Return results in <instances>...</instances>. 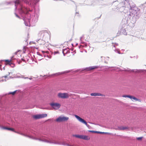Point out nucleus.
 Instances as JSON below:
<instances>
[{
	"label": "nucleus",
	"instance_id": "32",
	"mask_svg": "<svg viewBox=\"0 0 146 146\" xmlns=\"http://www.w3.org/2000/svg\"><path fill=\"white\" fill-rule=\"evenodd\" d=\"M25 3H28V2H27V1H25Z\"/></svg>",
	"mask_w": 146,
	"mask_h": 146
},
{
	"label": "nucleus",
	"instance_id": "15",
	"mask_svg": "<svg viewBox=\"0 0 146 146\" xmlns=\"http://www.w3.org/2000/svg\"><path fill=\"white\" fill-rule=\"evenodd\" d=\"M21 12L27 14V11L26 9L24 8H22L21 9Z\"/></svg>",
	"mask_w": 146,
	"mask_h": 146
},
{
	"label": "nucleus",
	"instance_id": "2",
	"mask_svg": "<svg viewBox=\"0 0 146 146\" xmlns=\"http://www.w3.org/2000/svg\"><path fill=\"white\" fill-rule=\"evenodd\" d=\"M58 96L59 98L62 99L67 98L69 97V95L67 93H59L58 94Z\"/></svg>",
	"mask_w": 146,
	"mask_h": 146
},
{
	"label": "nucleus",
	"instance_id": "19",
	"mask_svg": "<svg viewBox=\"0 0 146 146\" xmlns=\"http://www.w3.org/2000/svg\"><path fill=\"white\" fill-rule=\"evenodd\" d=\"M130 95H123L122 96L124 98H129Z\"/></svg>",
	"mask_w": 146,
	"mask_h": 146
},
{
	"label": "nucleus",
	"instance_id": "14",
	"mask_svg": "<svg viewBox=\"0 0 146 146\" xmlns=\"http://www.w3.org/2000/svg\"><path fill=\"white\" fill-rule=\"evenodd\" d=\"M129 128L128 127H124L121 126L118 127L119 130H123L125 129H127Z\"/></svg>",
	"mask_w": 146,
	"mask_h": 146
},
{
	"label": "nucleus",
	"instance_id": "1",
	"mask_svg": "<svg viewBox=\"0 0 146 146\" xmlns=\"http://www.w3.org/2000/svg\"><path fill=\"white\" fill-rule=\"evenodd\" d=\"M68 119L69 117H68L60 116L56 119V121L58 122H62L66 121Z\"/></svg>",
	"mask_w": 146,
	"mask_h": 146
},
{
	"label": "nucleus",
	"instance_id": "6",
	"mask_svg": "<svg viewBox=\"0 0 146 146\" xmlns=\"http://www.w3.org/2000/svg\"><path fill=\"white\" fill-rule=\"evenodd\" d=\"M74 116L76 117V118H77L78 120L81 122H82V123L85 124L87 126H88V125H89L87 124V122L84 119L82 118L79 116L77 115H75Z\"/></svg>",
	"mask_w": 146,
	"mask_h": 146
},
{
	"label": "nucleus",
	"instance_id": "29",
	"mask_svg": "<svg viewBox=\"0 0 146 146\" xmlns=\"http://www.w3.org/2000/svg\"><path fill=\"white\" fill-rule=\"evenodd\" d=\"M16 16L18 18H19V17L16 14Z\"/></svg>",
	"mask_w": 146,
	"mask_h": 146
},
{
	"label": "nucleus",
	"instance_id": "11",
	"mask_svg": "<svg viewBox=\"0 0 146 146\" xmlns=\"http://www.w3.org/2000/svg\"><path fill=\"white\" fill-rule=\"evenodd\" d=\"M129 98L131 99L132 101H133V100L135 101H138L139 102H141V100L139 99H137L134 96L130 95Z\"/></svg>",
	"mask_w": 146,
	"mask_h": 146
},
{
	"label": "nucleus",
	"instance_id": "22",
	"mask_svg": "<svg viewBox=\"0 0 146 146\" xmlns=\"http://www.w3.org/2000/svg\"><path fill=\"white\" fill-rule=\"evenodd\" d=\"M19 3H20V1L19 0H16L15 2V3L16 4H19Z\"/></svg>",
	"mask_w": 146,
	"mask_h": 146
},
{
	"label": "nucleus",
	"instance_id": "34",
	"mask_svg": "<svg viewBox=\"0 0 146 146\" xmlns=\"http://www.w3.org/2000/svg\"><path fill=\"white\" fill-rule=\"evenodd\" d=\"M30 79H31V78H30Z\"/></svg>",
	"mask_w": 146,
	"mask_h": 146
},
{
	"label": "nucleus",
	"instance_id": "31",
	"mask_svg": "<svg viewBox=\"0 0 146 146\" xmlns=\"http://www.w3.org/2000/svg\"><path fill=\"white\" fill-rule=\"evenodd\" d=\"M42 52L43 53H44V52H44V51H42Z\"/></svg>",
	"mask_w": 146,
	"mask_h": 146
},
{
	"label": "nucleus",
	"instance_id": "17",
	"mask_svg": "<svg viewBox=\"0 0 146 146\" xmlns=\"http://www.w3.org/2000/svg\"><path fill=\"white\" fill-rule=\"evenodd\" d=\"M17 90H15V91H14V92H9L8 94H12V95H14L16 93V92H17Z\"/></svg>",
	"mask_w": 146,
	"mask_h": 146
},
{
	"label": "nucleus",
	"instance_id": "5",
	"mask_svg": "<svg viewBox=\"0 0 146 146\" xmlns=\"http://www.w3.org/2000/svg\"><path fill=\"white\" fill-rule=\"evenodd\" d=\"M51 106L55 110H57L60 108L61 105L58 103H51L50 104Z\"/></svg>",
	"mask_w": 146,
	"mask_h": 146
},
{
	"label": "nucleus",
	"instance_id": "24",
	"mask_svg": "<svg viewBox=\"0 0 146 146\" xmlns=\"http://www.w3.org/2000/svg\"><path fill=\"white\" fill-rule=\"evenodd\" d=\"M143 137H137V140H141L142 139Z\"/></svg>",
	"mask_w": 146,
	"mask_h": 146
},
{
	"label": "nucleus",
	"instance_id": "23",
	"mask_svg": "<svg viewBox=\"0 0 146 146\" xmlns=\"http://www.w3.org/2000/svg\"><path fill=\"white\" fill-rule=\"evenodd\" d=\"M70 72V70H68V71H64V72H62L61 73V74H63L64 73H68Z\"/></svg>",
	"mask_w": 146,
	"mask_h": 146
},
{
	"label": "nucleus",
	"instance_id": "33",
	"mask_svg": "<svg viewBox=\"0 0 146 146\" xmlns=\"http://www.w3.org/2000/svg\"><path fill=\"white\" fill-rule=\"evenodd\" d=\"M20 62H19V64H20Z\"/></svg>",
	"mask_w": 146,
	"mask_h": 146
},
{
	"label": "nucleus",
	"instance_id": "18",
	"mask_svg": "<svg viewBox=\"0 0 146 146\" xmlns=\"http://www.w3.org/2000/svg\"><path fill=\"white\" fill-rule=\"evenodd\" d=\"M15 133H17L18 134H20L21 135H23V136H25V135L24 134L22 133H20L19 132H17V131H15Z\"/></svg>",
	"mask_w": 146,
	"mask_h": 146
},
{
	"label": "nucleus",
	"instance_id": "13",
	"mask_svg": "<svg viewBox=\"0 0 146 146\" xmlns=\"http://www.w3.org/2000/svg\"><path fill=\"white\" fill-rule=\"evenodd\" d=\"M62 53L65 56V55L68 53H69V50L67 49H63L62 50Z\"/></svg>",
	"mask_w": 146,
	"mask_h": 146
},
{
	"label": "nucleus",
	"instance_id": "25",
	"mask_svg": "<svg viewBox=\"0 0 146 146\" xmlns=\"http://www.w3.org/2000/svg\"><path fill=\"white\" fill-rule=\"evenodd\" d=\"M1 128L2 129H7V127L1 126Z\"/></svg>",
	"mask_w": 146,
	"mask_h": 146
},
{
	"label": "nucleus",
	"instance_id": "21",
	"mask_svg": "<svg viewBox=\"0 0 146 146\" xmlns=\"http://www.w3.org/2000/svg\"><path fill=\"white\" fill-rule=\"evenodd\" d=\"M10 75V72H8V73L5 75V76L3 77H5V78H6L7 77Z\"/></svg>",
	"mask_w": 146,
	"mask_h": 146
},
{
	"label": "nucleus",
	"instance_id": "7",
	"mask_svg": "<svg viewBox=\"0 0 146 146\" xmlns=\"http://www.w3.org/2000/svg\"><path fill=\"white\" fill-rule=\"evenodd\" d=\"M12 58H11L10 60H4L3 61H4L5 62V64L6 65H11V64H13V66H14V65L12 63Z\"/></svg>",
	"mask_w": 146,
	"mask_h": 146
},
{
	"label": "nucleus",
	"instance_id": "12",
	"mask_svg": "<svg viewBox=\"0 0 146 146\" xmlns=\"http://www.w3.org/2000/svg\"><path fill=\"white\" fill-rule=\"evenodd\" d=\"M129 98L131 99L132 101H133V100L135 101H138L139 102H141V100L139 99H137L134 96L130 95Z\"/></svg>",
	"mask_w": 146,
	"mask_h": 146
},
{
	"label": "nucleus",
	"instance_id": "3",
	"mask_svg": "<svg viewBox=\"0 0 146 146\" xmlns=\"http://www.w3.org/2000/svg\"><path fill=\"white\" fill-rule=\"evenodd\" d=\"M73 136L76 137L80 139H82L85 140H88L90 139V137L86 135H74Z\"/></svg>",
	"mask_w": 146,
	"mask_h": 146
},
{
	"label": "nucleus",
	"instance_id": "4",
	"mask_svg": "<svg viewBox=\"0 0 146 146\" xmlns=\"http://www.w3.org/2000/svg\"><path fill=\"white\" fill-rule=\"evenodd\" d=\"M47 114H42L34 115L33 118L35 119H38L46 117Z\"/></svg>",
	"mask_w": 146,
	"mask_h": 146
},
{
	"label": "nucleus",
	"instance_id": "10",
	"mask_svg": "<svg viewBox=\"0 0 146 146\" xmlns=\"http://www.w3.org/2000/svg\"><path fill=\"white\" fill-rule=\"evenodd\" d=\"M90 95L92 96H103L104 95L100 93H93L90 94Z\"/></svg>",
	"mask_w": 146,
	"mask_h": 146
},
{
	"label": "nucleus",
	"instance_id": "27",
	"mask_svg": "<svg viewBox=\"0 0 146 146\" xmlns=\"http://www.w3.org/2000/svg\"><path fill=\"white\" fill-rule=\"evenodd\" d=\"M132 72H139V71L138 70H136V71H134L133 70H132Z\"/></svg>",
	"mask_w": 146,
	"mask_h": 146
},
{
	"label": "nucleus",
	"instance_id": "30",
	"mask_svg": "<svg viewBox=\"0 0 146 146\" xmlns=\"http://www.w3.org/2000/svg\"><path fill=\"white\" fill-rule=\"evenodd\" d=\"M28 40V38L26 40V41H27V40Z\"/></svg>",
	"mask_w": 146,
	"mask_h": 146
},
{
	"label": "nucleus",
	"instance_id": "20",
	"mask_svg": "<svg viewBox=\"0 0 146 146\" xmlns=\"http://www.w3.org/2000/svg\"><path fill=\"white\" fill-rule=\"evenodd\" d=\"M89 131L90 132H94L95 133H102V132H98L97 131Z\"/></svg>",
	"mask_w": 146,
	"mask_h": 146
},
{
	"label": "nucleus",
	"instance_id": "28",
	"mask_svg": "<svg viewBox=\"0 0 146 146\" xmlns=\"http://www.w3.org/2000/svg\"><path fill=\"white\" fill-rule=\"evenodd\" d=\"M51 143H54V144H58V143L56 142H51Z\"/></svg>",
	"mask_w": 146,
	"mask_h": 146
},
{
	"label": "nucleus",
	"instance_id": "26",
	"mask_svg": "<svg viewBox=\"0 0 146 146\" xmlns=\"http://www.w3.org/2000/svg\"><path fill=\"white\" fill-rule=\"evenodd\" d=\"M54 53V54H56L57 53H59V52H58V51H55Z\"/></svg>",
	"mask_w": 146,
	"mask_h": 146
},
{
	"label": "nucleus",
	"instance_id": "16",
	"mask_svg": "<svg viewBox=\"0 0 146 146\" xmlns=\"http://www.w3.org/2000/svg\"><path fill=\"white\" fill-rule=\"evenodd\" d=\"M7 130L11 131H12L14 132H15V131L14 129V128H11L7 127Z\"/></svg>",
	"mask_w": 146,
	"mask_h": 146
},
{
	"label": "nucleus",
	"instance_id": "8",
	"mask_svg": "<svg viewBox=\"0 0 146 146\" xmlns=\"http://www.w3.org/2000/svg\"><path fill=\"white\" fill-rule=\"evenodd\" d=\"M47 33V31L46 30H44L42 31L39 32L38 33V35L40 37L43 38L44 35L45 34Z\"/></svg>",
	"mask_w": 146,
	"mask_h": 146
},
{
	"label": "nucleus",
	"instance_id": "9",
	"mask_svg": "<svg viewBox=\"0 0 146 146\" xmlns=\"http://www.w3.org/2000/svg\"><path fill=\"white\" fill-rule=\"evenodd\" d=\"M98 66H90L86 68V70L87 71H89L92 70H94L95 69H97L98 68Z\"/></svg>",
	"mask_w": 146,
	"mask_h": 146
}]
</instances>
